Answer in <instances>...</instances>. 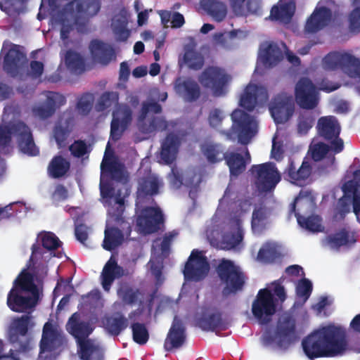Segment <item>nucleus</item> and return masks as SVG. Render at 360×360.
<instances>
[{
  "label": "nucleus",
  "mask_w": 360,
  "mask_h": 360,
  "mask_svg": "<svg viewBox=\"0 0 360 360\" xmlns=\"http://www.w3.org/2000/svg\"><path fill=\"white\" fill-rule=\"evenodd\" d=\"M302 345L310 359L336 356L347 349L346 333L340 326L328 325L309 334L302 340Z\"/></svg>",
  "instance_id": "obj_1"
},
{
  "label": "nucleus",
  "mask_w": 360,
  "mask_h": 360,
  "mask_svg": "<svg viewBox=\"0 0 360 360\" xmlns=\"http://www.w3.org/2000/svg\"><path fill=\"white\" fill-rule=\"evenodd\" d=\"M14 136L20 152L28 156H37L39 150L35 145L30 128L23 122L18 121L6 125H0V146H8Z\"/></svg>",
  "instance_id": "obj_2"
},
{
  "label": "nucleus",
  "mask_w": 360,
  "mask_h": 360,
  "mask_svg": "<svg viewBox=\"0 0 360 360\" xmlns=\"http://www.w3.org/2000/svg\"><path fill=\"white\" fill-rule=\"evenodd\" d=\"M231 80L232 77L225 69L213 65L205 68L198 76L200 84L217 97L227 94Z\"/></svg>",
  "instance_id": "obj_3"
},
{
  "label": "nucleus",
  "mask_w": 360,
  "mask_h": 360,
  "mask_svg": "<svg viewBox=\"0 0 360 360\" xmlns=\"http://www.w3.org/2000/svg\"><path fill=\"white\" fill-rule=\"evenodd\" d=\"M296 323L291 316H285L279 320L274 335H267L263 337L264 346L275 342L281 350L288 349L297 340Z\"/></svg>",
  "instance_id": "obj_4"
},
{
  "label": "nucleus",
  "mask_w": 360,
  "mask_h": 360,
  "mask_svg": "<svg viewBox=\"0 0 360 360\" xmlns=\"http://www.w3.org/2000/svg\"><path fill=\"white\" fill-rule=\"evenodd\" d=\"M216 270L220 280L226 284L222 290L224 296L236 293L243 289L245 284L243 274L232 261L222 259Z\"/></svg>",
  "instance_id": "obj_5"
},
{
  "label": "nucleus",
  "mask_w": 360,
  "mask_h": 360,
  "mask_svg": "<svg viewBox=\"0 0 360 360\" xmlns=\"http://www.w3.org/2000/svg\"><path fill=\"white\" fill-rule=\"evenodd\" d=\"M251 172L255 177V186L260 193L272 191L281 180V175L274 162L254 165Z\"/></svg>",
  "instance_id": "obj_6"
},
{
  "label": "nucleus",
  "mask_w": 360,
  "mask_h": 360,
  "mask_svg": "<svg viewBox=\"0 0 360 360\" xmlns=\"http://www.w3.org/2000/svg\"><path fill=\"white\" fill-rule=\"evenodd\" d=\"M317 133L320 137L330 144L334 153H340L344 150V141L340 138V124L335 116H323L318 120Z\"/></svg>",
  "instance_id": "obj_7"
},
{
  "label": "nucleus",
  "mask_w": 360,
  "mask_h": 360,
  "mask_svg": "<svg viewBox=\"0 0 360 360\" xmlns=\"http://www.w3.org/2000/svg\"><path fill=\"white\" fill-rule=\"evenodd\" d=\"M323 66L328 70L341 69L350 77L360 75V60L347 53H328L323 59Z\"/></svg>",
  "instance_id": "obj_8"
},
{
  "label": "nucleus",
  "mask_w": 360,
  "mask_h": 360,
  "mask_svg": "<svg viewBox=\"0 0 360 360\" xmlns=\"http://www.w3.org/2000/svg\"><path fill=\"white\" fill-rule=\"evenodd\" d=\"M162 112V106L156 101L143 102L137 120V127L140 132L150 134L157 131H165L168 127L167 122L162 117H153L147 123L146 118L149 112L158 114Z\"/></svg>",
  "instance_id": "obj_9"
},
{
  "label": "nucleus",
  "mask_w": 360,
  "mask_h": 360,
  "mask_svg": "<svg viewBox=\"0 0 360 360\" xmlns=\"http://www.w3.org/2000/svg\"><path fill=\"white\" fill-rule=\"evenodd\" d=\"M295 101L297 105L303 109H315L319 103V89L308 77H301L295 86Z\"/></svg>",
  "instance_id": "obj_10"
},
{
  "label": "nucleus",
  "mask_w": 360,
  "mask_h": 360,
  "mask_svg": "<svg viewBox=\"0 0 360 360\" xmlns=\"http://www.w3.org/2000/svg\"><path fill=\"white\" fill-rule=\"evenodd\" d=\"M276 300L268 288L260 289L252 305L253 316L261 324H267L276 311Z\"/></svg>",
  "instance_id": "obj_11"
},
{
  "label": "nucleus",
  "mask_w": 360,
  "mask_h": 360,
  "mask_svg": "<svg viewBox=\"0 0 360 360\" xmlns=\"http://www.w3.org/2000/svg\"><path fill=\"white\" fill-rule=\"evenodd\" d=\"M231 128L237 134L238 142L243 145L248 144L257 133V124L253 117L242 110L236 109L231 113Z\"/></svg>",
  "instance_id": "obj_12"
},
{
  "label": "nucleus",
  "mask_w": 360,
  "mask_h": 360,
  "mask_svg": "<svg viewBox=\"0 0 360 360\" xmlns=\"http://www.w3.org/2000/svg\"><path fill=\"white\" fill-rule=\"evenodd\" d=\"M30 321V316L22 315L12 322L8 340L20 352H27L32 349V338L27 336Z\"/></svg>",
  "instance_id": "obj_13"
},
{
  "label": "nucleus",
  "mask_w": 360,
  "mask_h": 360,
  "mask_svg": "<svg viewBox=\"0 0 360 360\" xmlns=\"http://www.w3.org/2000/svg\"><path fill=\"white\" fill-rule=\"evenodd\" d=\"M210 269L207 257L202 251L194 249L185 264L183 273L186 280L198 282L207 276Z\"/></svg>",
  "instance_id": "obj_14"
},
{
  "label": "nucleus",
  "mask_w": 360,
  "mask_h": 360,
  "mask_svg": "<svg viewBox=\"0 0 360 360\" xmlns=\"http://www.w3.org/2000/svg\"><path fill=\"white\" fill-rule=\"evenodd\" d=\"M70 4L74 6L77 14L74 18L77 31L86 32L89 20L97 15L101 11V0H73Z\"/></svg>",
  "instance_id": "obj_15"
},
{
  "label": "nucleus",
  "mask_w": 360,
  "mask_h": 360,
  "mask_svg": "<svg viewBox=\"0 0 360 360\" xmlns=\"http://www.w3.org/2000/svg\"><path fill=\"white\" fill-rule=\"evenodd\" d=\"M269 110L276 124L287 122L295 112L292 96L284 92L278 94L273 98Z\"/></svg>",
  "instance_id": "obj_16"
},
{
  "label": "nucleus",
  "mask_w": 360,
  "mask_h": 360,
  "mask_svg": "<svg viewBox=\"0 0 360 360\" xmlns=\"http://www.w3.org/2000/svg\"><path fill=\"white\" fill-rule=\"evenodd\" d=\"M164 216L160 208L146 207L138 217L136 225L141 233L148 235L158 232L164 224Z\"/></svg>",
  "instance_id": "obj_17"
},
{
  "label": "nucleus",
  "mask_w": 360,
  "mask_h": 360,
  "mask_svg": "<svg viewBox=\"0 0 360 360\" xmlns=\"http://www.w3.org/2000/svg\"><path fill=\"white\" fill-rule=\"evenodd\" d=\"M133 120V111L127 104H118L112 112L110 123V138L116 141L129 127Z\"/></svg>",
  "instance_id": "obj_18"
},
{
  "label": "nucleus",
  "mask_w": 360,
  "mask_h": 360,
  "mask_svg": "<svg viewBox=\"0 0 360 360\" xmlns=\"http://www.w3.org/2000/svg\"><path fill=\"white\" fill-rule=\"evenodd\" d=\"M1 53H4L3 68L8 74L15 76L20 63L26 59V55L20 51V46L5 41Z\"/></svg>",
  "instance_id": "obj_19"
},
{
  "label": "nucleus",
  "mask_w": 360,
  "mask_h": 360,
  "mask_svg": "<svg viewBox=\"0 0 360 360\" xmlns=\"http://www.w3.org/2000/svg\"><path fill=\"white\" fill-rule=\"evenodd\" d=\"M268 100V91L264 86L249 84L240 96V105L248 111H252L257 105H263Z\"/></svg>",
  "instance_id": "obj_20"
},
{
  "label": "nucleus",
  "mask_w": 360,
  "mask_h": 360,
  "mask_svg": "<svg viewBox=\"0 0 360 360\" xmlns=\"http://www.w3.org/2000/svg\"><path fill=\"white\" fill-rule=\"evenodd\" d=\"M63 339L61 330L51 322H46L44 325L41 339L39 342V353L54 352L63 345Z\"/></svg>",
  "instance_id": "obj_21"
},
{
  "label": "nucleus",
  "mask_w": 360,
  "mask_h": 360,
  "mask_svg": "<svg viewBox=\"0 0 360 360\" xmlns=\"http://www.w3.org/2000/svg\"><path fill=\"white\" fill-rule=\"evenodd\" d=\"M311 170V166L308 161L304 160L300 167L297 169L293 160L290 158L283 172L284 179L293 184L301 186L310 176Z\"/></svg>",
  "instance_id": "obj_22"
},
{
  "label": "nucleus",
  "mask_w": 360,
  "mask_h": 360,
  "mask_svg": "<svg viewBox=\"0 0 360 360\" xmlns=\"http://www.w3.org/2000/svg\"><path fill=\"white\" fill-rule=\"evenodd\" d=\"M66 329L76 339L78 347L82 342L89 340L88 337L93 331L89 322L81 320L78 312L74 313L69 318Z\"/></svg>",
  "instance_id": "obj_23"
},
{
  "label": "nucleus",
  "mask_w": 360,
  "mask_h": 360,
  "mask_svg": "<svg viewBox=\"0 0 360 360\" xmlns=\"http://www.w3.org/2000/svg\"><path fill=\"white\" fill-rule=\"evenodd\" d=\"M22 291L16 290V288H12L7 296V305L9 309L15 312H25L28 309L34 308L39 300V297L35 296H22Z\"/></svg>",
  "instance_id": "obj_24"
},
{
  "label": "nucleus",
  "mask_w": 360,
  "mask_h": 360,
  "mask_svg": "<svg viewBox=\"0 0 360 360\" xmlns=\"http://www.w3.org/2000/svg\"><path fill=\"white\" fill-rule=\"evenodd\" d=\"M186 338L184 324L180 319L175 316L165 340L164 348L167 352L180 348L184 344Z\"/></svg>",
  "instance_id": "obj_25"
},
{
  "label": "nucleus",
  "mask_w": 360,
  "mask_h": 360,
  "mask_svg": "<svg viewBox=\"0 0 360 360\" xmlns=\"http://www.w3.org/2000/svg\"><path fill=\"white\" fill-rule=\"evenodd\" d=\"M65 103L66 98L63 94L49 91L46 96L44 105L34 108V112L41 119H47L55 113L57 108Z\"/></svg>",
  "instance_id": "obj_26"
},
{
  "label": "nucleus",
  "mask_w": 360,
  "mask_h": 360,
  "mask_svg": "<svg viewBox=\"0 0 360 360\" xmlns=\"http://www.w3.org/2000/svg\"><path fill=\"white\" fill-rule=\"evenodd\" d=\"M89 48L92 59L95 62L102 65H108L114 58H115V53L113 48L101 40H91Z\"/></svg>",
  "instance_id": "obj_27"
},
{
  "label": "nucleus",
  "mask_w": 360,
  "mask_h": 360,
  "mask_svg": "<svg viewBox=\"0 0 360 360\" xmlns=\"http://www.w3.org/2000/svg\"><path fill=\"white\" fill-rule=\"evenodd\" d=\"M332 17L330 8L322 6L315 9L307 19L305 30L309 33H315L328 25Z\"/></svg>",
  "instance_id": "obj_28"
},
{
  "label": "nucleus",
  "mask_w": 360,
  "mask_h": 360,
  "mask_svg": "<svg viewBox=\"0 0 360 360\" xmlns=\"http://www.w3.org/2000/svg\"><path fill=\"white\" fill-rule=\"evenodd\" d=\"M175 91L186 101L193 102L197 101L201 94L199 84L193 79L178 78L175 82Z\"/></svg>",
  "instance_id": "obj_29"
},
{
  "label": "nucleus",
  "mask_w": 360,
  "mask_h": 360,
  "mask_svg": "<svg viewBox=\"0 0 360 360\" xmlns=\"http://www.w3.org/2000/svg\"><path fill=\"white\" fill-rule=\"evenodd\" d=\"M259 56L266 67L276 65L283 58V52L278 46L274 42L268 41L260 45Z\"/></svg>",
  "instance_id": "obj_30"
},
{
  "label": "nucleus",
  "mask_w": 360,
  "mask_h": 360,
  "mask_svg": "<svg viewBox=\"0 0 360 360\" xmlns=\"http://www.w3.org/2000/svg\"><path fill=\"white\" fill-rule=\"evenodd\" d=\"M199 327L205 331H216L217 330H226L229 326L228 321L223 318L221 311L204 315L198 321Z\"/></svg>",
  "instance_id": "obj_31"
},
{
  "label": "nucleus",
  "mask_w": 360,
  "mask_h": 360,
  "mask_svg": "<svg viewBox=\"0 0 360 360\" xmlns=\"http://www.w3.org/2000/svg\"><path fill=\"white\" fill-rule=\"evenodd\" d=\"M64 116L65 114L60 117L53 130V137L58 148H63L66 146V141L72 131V125L74 121L72 117L70 116L65 119Z\"/></svg>",
  "instance_id": "obj_32"
},
{
  "label": "nucleus",
  "mask_w": 360,
  "mask_h": 360,
  "mask_svg": "<svg viewBox=\"0 0 360 360\" xmlns=\"http://www.w3.org/2000/svg\"><path fill=\"white\" fill-rule=\"evenodd\" d=\"M122 268L115 259L110 258L105 264L101 273V284L105 291L108 292L115 280L122 276Z\"/></svg>",
  "instance_id": "obj_33"
},
{
  "label": "nucleus",
  "mask_w": 360,
  "mask_h": 360,
  "mask_svg": "<svg viewBox=\"0 0 360 360\" xmlns=\"http://www.w3.org/2000/svg\"><path fill=\"white\" fill-rule=\"evenodd\" d=\"M70 169V162L65 158L58 155L53 157L47 167L49 177L55 179H60L67 175Z\"/></svg>",
  "instance_id": "obj_34"
},
{
  "label": "nucleus",
  "mask_w": 360,
  "mask_h": 360,
  "mask_svg": "<svg viewBox=\"0 0 360 360\" xmlns=\"http://www.w3.org/2000/svg\"><path fill=\"white\" fill-rule=\"evenodd\" d=\"M229 3L233 12L238 16L257 13L262 6V0H229Z\"/></svg>",
  "instance_id": "obj_35"
},
{
  "label": "nucleus",
  "mask_w": 360,
  "mask_h": 360,
  "mask_svg": "<svg viewBox=\"0 0 360 360\" xmlns=\"http://www.w3.org/2000/svg\"><path fill=\"white\" fill-rule=\"evenodd\" d=\"M78 354L82 360H103L104 353L102 347L92 340L82 342L78 347Z\"/></svg>",
  "instance_id": "obj_36"
},
{
  "label": "nucleus",
  "mask_w": 360,
  "mask_h": 360,
  "mask_svg": "<svg viewBox=\"0 0 360 360\" xmlns=\"http://www.w3.org/2000/svg\"><path fill=\"white\" fill-rule=\"evenodd\" d=\"M15 287L18 290L30 292L33 296L39 297L37 286L34 282L33 275L25 269L22 271L15 279L13 288Z\"/></svg>",
  "instance_id": "obj_37"
},
{
  "label": "nucleus",
  "mask_w": 360,
  "mask_h": 360,
  "mask_svg": "<svg viewBox=\"0 0 360 360\" xmlns=\"http://www.w3.org/2000/svg\"><path fill=\"white\" fill-rule=\"evenodd\" d=\"M177 137L172 134H168L161 145L160 156L162 160L167 164H171L175 160L177 151Z\"/></svg>",
  "instance_id": "obj_38"
},
{
  "label": "nucleus",
  "mask_w": 360,
  "mask_h": 360,
  "mask_svg": "<svg viewBox=\"0 0 360 360\" xmlns=\"http://www.w3.org/2000/svg\"><path fill=\"white\" fill-rule=\"evenodd\" d=\"M226 165L229 168L230 175L238 176L246 169V162L243 156L238 153H226L224 156Z\"/></svg>",
  "instance_id": "obj_39"
},
{
  "label": "nucleus",
  "mask_w": 360,
  "mask_h": 360,
  "mask_svg": "<svg viewBox=\"0 0 360 360\" xmlns=\"http://www.w3.org/2000/svg\"><path fill=\"white\" fill-rule=\"evenodd\" d=\"M295 11V4L293 1L274 6L271 9L270 15L272 19L283 22H289Z\"/></svg>",
  "instance_id": "obj_40"
},
{
  "label": "nucleus",
  "mask_w": 360,
  "mask_h": 360,
  "mask_svg": "<svg viewBox=\"0 0 360 360\" xmlns=\"http://www.w3.org/2000/svg\"><path fill=\"white\" fill-rule=\"evenodd\" d=\"M105 329L111 335L117 336L128 326V319L122 314L105 319Z\"/></svg>",
  "instance_id": "obj_41"
},
{
  "label": "nucleus",
  "mask_w": 360,
  "mask_h": 360,
  "mask_svg": "<svg viewBox=\"0 0 360 360\" xmlns=\"http://www.w3.org/2000/svg\"><path fill=\"white\" fill-rule=\"evenodd\" d=\"M201 6L217 22L222 21L226 15V6L221 1L217 0H202Z\"/></svg>",
  "instance_id": "obj_42"
},
{
  "label": "nucleus",
  "mask_w": 360,
  "mask_h": 360,
  "mask_svg": "<svg viewBox=\"0 0 360 360\" xmlns=\"http://www.w3.org/2000/svg\"><path fill=\"white\" fill-rule=\"evenodd\" d=\"M158 179L153 176L141 178L139 181L138 192L143 196H153L159 192Z\"/></svg>",
  "instance_id": "obj_43"
},
{
  "label": "nucleus",
  "mask_w": 360,
  "mask_h": 360,
  "mask_svg": "<svg viewBox=\"0 0 360 360\" xmlns=\"http://www.w3.org/2000/svg\"><path fill=\"white\" fill-rule=\"evenodd\" d=\"M67 68L73 73L82 74L85 71V62L81 55L74 51H67L65 56Z\"/></svg>",
  "instance_id": "obj_44"
},
{
  "label": "nucleus",
  "mask_w": 360,
  "mask_h": 360,
  "mask_svg": "<svg viewBox=\"0 0 360 360\" xmlns=\"http://www.w3.org/2000/svg\"><path fill=\"white\" fill-rule=\"evenodd\" d=\"M124 235L122 232L115 227L105 231V237L103 248L108 251L114 250L122 243Z\"/></svg>",
  "instance_id": "obj_45"
},
{
  "label": "nucleus",
  "mask_w": 360,
  "mask_h": 360,
  "mask_svg": "<svg viewBox=\"0 0 360 360\" xmlns=\"http://www.w3.org/2000/svg\"><path fill=\"white\" fill-rule=\"evenodd\" d=\"M201 149L207 161L210 163L221 162L226 154V153H224L222 146L217 143H205Z\"/></svg>",
  "instance_id": "obj_46"
},
{
  "label": "nucleus",
  "mask_w": 360,
  "mask_h": 360,
  "mask_svg": "<svg viewBox=\"0 0 360 360\" xmlns=\"http://www.w3.org/2000/svg\"><path fill=\"white\" fill-rule=\"evenodd\" d=\"M101 172L109 174L112 180L120 182L124 179L122 166L117 161H106L101 164Z\"/></svg>",
  "instance_id": "obj_47"
},
{
  "label": "nucleus",
  "mask_w": 360,
  "mask_h": 360,
  "mask_svg": "<svg viewBox=\"0 0 360 360\" xmlns=\"http://www.w3.org/2000/svg\"><path fill=\"white\" fill-rule=\"evenodd\" d=\"M279 257L280 253L276 249V247L271 243L264 244L257 254V259L264 264L273 263Z\"/></svg>",
  "instance_id": "obj_48"
},
{
  "label": "nucleus",
  "mask_w": 360,
  "mask_h": 360,
  "mask_svg": "<svg viewBox=\"0 0 360 360\" xmlns=\"http://www.w3.org/2000/svg\"><path fill=\"white\" fill-rule=\"evenodd\" d=\"M326 240L330 247L335 249H339L340 247L347 245L349 243L355 242V240L350 239L349 233L345 228L328 236Z\"/></svg>",
  "instance_id": "obj_49"
},
{
  "label": "nucleus",
  "mask_w": 360,
  "mask_h": 360,
  "mask_svg": "<svg viewBox=\"0 0 360 360\" xmlns=\"http://www.w3.org/2000/svg\"><path fill=\"white\" fill-rule=\"evenodd\" d=\"M184 60L188 67L193 70L202 69L205 64L203 56L193 49H187L184 55Z\"/></svg>",
  "instance_id": "obj_50"
},
{
  "label": "nucleus",
  "mask_w": 360,
  "mask_h": 360,
  "mask_svg": "<svg viewBox=\"0 0 360 360\" xmlns=\"http://www.w3.org/2000/svg\"><path fill=\"white\" fill-rule=\"evenodd\" d=\"M132 333L133 340L140 345H143L149 340L150 334L146 325L143 323L134 322L130 326Z\"/></svg>",
  "instance_id": "obj_51"
},
{
  "label": "nucleus",
  "mask_w": 360,
  "mask_h": 360,
  "mask_svg": "<svg viewBox=\"0 0 360 360\" xmlns=\"http://www.w3.org/2000/svg\"><path fill=\"white\" fill-rule=\"evenodd\" d=\"M316 116L312 112L307 110L300 112L297 118V132L300 134H306L314 124Z\"/></svg>",
  "instance_id": "obj_52"
},
{
  "label": "nucleus",
  "mask_w": 360,
  "mask_h": 360,
  "mask_svg": "<svg viewBox=\"0 0 360 360\" xmlns=\"http://www.w3.org/2000/svg\"><path fill=\"white\" fill-rule=\"evenodd\" d=\"M269 212L266 207L260 205L255 207L252 212L251 225L254 230L262 231L265 226V221Z\"/></svg>",
  "instance_id": "obj_53"
},
{
  "label": "nucleus",
  "mask_w": 360,
  "mask_h": 360,
  "mask_svg": "<svg viewBox=\"0 0 360 360\" xmlns=\"http://www.w3.org/2000/svg\"><path fill=\"white\" fill-rule=\"evenodd\" d=\"M141 292L137 288L134 289L130 286H124L117 290V295L122 301L129 305L137 302Z\"/></svg>",
  "instance_id": "obj_54"
},
{
  "label": "nucleus",
  "mask_w": 360,
  "mask_h": 360,
  "mask_svg": "<svg viewBox=\"0 0 360 360\" xmlns=\"http://www.w3.org/2000/svg\"><path fill=\"white\" fill-rule=\"evenodd\" d=\"M239 220H237V231L230 234H226L223 237L224 248L231 250L238 246L243 239V231L240 226Z\"/></svg>",
  "instance_id": "obj_55"
},
{
  "label": "nucleus",
  "mask_w": 360,
  "mask_h": 360,
  "mask_svg": "<svg viewBox=\"0 0 360 360\" xmlns=\"http://www.w3.org/2000/svg\"><path fill=\"white\" fill-rule=\"evenodd\" d=\"M296 216L298 224L302 228L312 232L321 231V225L317 217L313 216L304 217L299 214H296Z\"/></svg>",
  "instance_id": "obj_56"
},
{
  "label": "nucleus",
  "mask_w": 360,
  "mask_h": 360,
  "mask_svg": "<svg viewBox=\"0 0 360 360\" xmlns=\"http://www.w3.org/2000/svg\"><path fill=\"white\" fill-rule=\"evenodd\" d=\"M310 150L311 158L314 161L318 162L323 160L326 156L329 150H331V148L330 145L328 146L323 142H319L311 146Z\"/></svg>",
  "instance_id": "obj_57"
},
{
  "label": "nucleus",
  "mask_w": 360,
  "mask_h": 360,
  "mask_svg": "<svg viewBox=\"0 0 360 360\" xmlns=\"http://www.w3.org/2000/svg\"><path fill=\"white\" fill-rule=\"evenodd\" d=\"M117 96L113 92H105L103 93L96 105V109L98 111H103L107 108L112 106V105L117 101Z\"/></svg>",
  "instance_id": "obj_58"
},
{
  "label": "nucleus",
  "mask_w": 360,
  "mask_h": 360,
  "mask_svg": "<svg viewBox=\"0 0 360 360\" xmlns=\"http://www.w3.org/2000/svg\"><path fill=\"white\" fill-rule=\"evenodd\" d=\"M41 244L46 250H55L61 245V242L54 233L46 232L41 236Z\"/></svg>",
  "instance_id": "obj_59"
},
{
  "label": "nucleus",
  "mask_w": 360,
  "mask_h": 360,
  "mask_svg": "<svg viewBox=\"0 0 360 360\" xmlns=\"http://www.w3.org/2000/svg\"><path fill=\"white\" fill-rule=\"evenodd\" d=\"M312 283L307 278L301 279L296 287V293L299 297L308 300L312 292Z\"/></svg>",
  "instance_id": "obj_60"
},
{
  "label": "nucleus",
  "mask_w": 360,
  "mask_h": 360,
  "mask_svg": "<svg viewBox=\"0 0 360 360\" xmlns=\"http://www.w3.org/2000/svg\"><path fill=\"white\" fill-rule=\"evenodd\" d=\"M15 203H11L0 207V223L10 221L17 217L18 210L15 209Z\"/></svg>",
  "instance_id": "obj_61"
},
{
  "label": "nucleus",
  "mask_w": 360,
  "mask_h": 360,
  "mask_svg": "<svg viewBox=\"0 0 360 360\" xmlns=\"http://www.w3.org/2000/svg\"><path fill=\"white\" fill-rule=\"evenodd\" d=\"M69 150L74 157L81 158L88 153V148L84 141L76 140L70 146Z\"/></svg>",
  "instance_id": "obj_62"
},
{
  "label": "nucleus",
  "mask_w": 360,
  "mask_h": 360,
  "mask_svg": "<svg viewBox=\"0 0 360 360\" xmlns=\"http://www.w3.org/2000/svg\"><path fill=\"white\" fill-rule=\"evenodd\" d=\"M349 22L351 32H360V7H356L351 11Z\"/></svg>",
  "instance_id": "obj_63"
},
{
  "label": "nucleus",
  "mask_w": 360,
  "mask_h": 360,
  "mask_svg": "<svg viewBox=\"0 0 360 360\" xmlns=\"http://www.w3.org/2000/svg\"><path fill=\"white\" fill-rule=\"evenodd\" d=\"M92 108V102L89 94H84L78 100L77 109L81 115H87Z\"/></svg>",
  "instance_id": "obj_64"
}]
</instances>
